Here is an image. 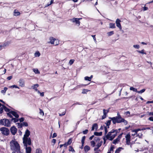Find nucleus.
Returning a JSON list of instances; mask_svg holds the SVG:
<instances>
[{"label": "nucleus", "mask_w": 153, "mask_h": 153, "mask_svg": "<svg viewBox=\"0 0 153 153\" xmlns=\"http://www.w3.org/2000/svg\"><path fill=\"white\" fill-rule=\"evenodd\" d=\"M94 140L97 141H99L100 140V139L98 137H95L94 138Z\"/></svg>", "instance_id": "6e6d98bb"}, {"label": "nucleus", "mask_w": 153, "mask_h": 153, "mask_svg": "<svg viewBox=\"0 0 153 153\" xmlns=\"http://www.w3.org/2000/svg\"><path fill=\"white\" fill-rule=\"evenodd\" d=\"M110 28H114L116 27L115 24L114 23H110L109 24Z\"/></svg>", "instance_id": "412c9836"}, {"label": "nucleus", "mask_w": 153, "mask_h": 153, "mask_svg": "<svg viewBox=\"0 0 153 153\" xmlns=\"http://www.w3.org/2000/svg\"><path fill=\"white\" fill-rule=\"evenodd\" d=\"M10 131L11 134L15 135L17 132V129L14 126H13L10 128Z\"/></svg>", "instance_id": "423d86ee"}, {"label": "nucleus", "mask_w": 153, "mask_h": 153, "mask_svg": "<svg viewBox=\"0 0 153 153\" xmlns=\"http://www.w3.org/2000/svg\"><path fill=\"white\" fill-rule=\"evenodd\" d=\"M11 121H13V122L14 123H16L19 121V119H17V118H13L11 120Z\"/></svg>", "instance_id": "c85d7f7f"}, {"label": "nucleus", "mask_w": 153, "mask_h": 153, "mask_svg": "<svg viewBox=\"0 0 153 153\" xmlns=\"http://www.w3.org/2000/svg\"><path fill=\"white\" fill-rule=\"evenodd\" d=\"M20 13L18 11H16V10H15L14 12V15L16 16H17L19 15Z\"/></svg>", "instance_id": "5701e85b"}, {"label": "nucleus", "mask_w": 153, "mask_h": 153, "mask_svg": "<svg viewBox=\"0 0 153 153\" xmlns=\"http://www.w3.org/2000/svg\"><path fill=\"white\" fill-rule=\"evenodd\" d=\"M19 121L20 122H23L24 121V118L23 117H21L19 119Z\"/></svg>", "instance_id": "69168bd1"}, {"label": "nucleus", "mask_w": 153, "mask_h": 153, "mask_svg": "<svg viewBox=\"0 0 153 153\" xmlns=\"http://www.w3.org/2000/svg\"><path fill=\"white\" fill-rule=\"evenodd\" d=\"M126 139V140H130V135L129 134H127L125 136Z\"/></svg>", "instance_id": "b1692460"}, {"label": "nucleus", "mask_w": 153, "mask_h": 153, "mask_svg": "<svg viewBox=\"0 0 153 153\" xmlns=\"http://www.w3.org/2000/svg\"><path fill=\"white\" fill-rule=\"evenodd\" d=\"M141 130H142V129L138 128V129H136L133 130L132 131V132H134L136 134H137V132L138 131H141Z\"/></svg>", "instance_id": "6ab92c4d"}, {"label": "nucleus", "mask_w": 153, "mask_h": 153, "mask_svg": "<svg viewBox=\"0 0 153 153\" xmlns=\"http://www.w3.org/2000/svg\"><path fill=\"white\" fill-rule=\"evenodd\" d=\"M120 140L118 139V138H117L116 139L114 140L113 143L114 144H116Z\"/></svg>", "instance_id": "72a5a7b5"}, {"label": "nucleus", "mask_w": 153, "mask_h": 153, "mask_svg": "<svg viewBox=\"0 0 153 153\" xmlns=\"http://www.w3.org/2000/svg\"><path fill=\"white\" fill-rule=\"evenodd\" d=\"M137 51L138 52L140 53H142V54H146V52H145V51L144 49H143L141 51L137 50Z\"/></svg>", "instance_id": "4be33fe9"}, {"label": "nucleus", "mask_w": 153, "mask_h": 153, "mask_svg": "<svg viewBox=\"0 0 153 153\" xmlns=\"http://www.w3.org/2000/svg\"><path fill=\"white\" fill-rule=\"evenodd\" d=\"M109 112L108 110H105L104 109L103 110V114H104L106 115L107 113Z\"/></svg>", "instance_id": "f704fd0d"}, {"label": "nucleus", "mask_w": 153, "mask_h": 153, "mask_svg": "<svg viewBox=\"0 0 153 153\" xmlns=\"http://www.w3.org/2000/svg\"><path fill=\"white\" fill-rule=\"evenodd\" d=\"M23 143L25 147L27 146H30L31 144V139L30 137L23 138Z\"/></svg>", "instance_id": "7ed1b4c3"}, {"label": "nucleus", "mask_w": 153, "mask_h": 153, "mask_svg": "<svg viewBox=\"0 0 153 153\" xmlns=\"http://www.w3.org/2000/svg\"><path fill=\"white\" fill-rule=\"evenodd\" d=\"M126 143L127 145H129L130 143V140H126Z\"/></svg>", "instance_id": "0e129e2a"}, {"label": "nucleus", "mask_w": 153, "mask_h": 153, "mask_svg": "<svg viewBox=\"0 0 153 153\" xmlns=\"http://www.w3.org/2000/svg\"><path fill=\"white\" fill-rule=\"evenodd\" d=\"M111 120H108L106 123H105V124L107 126H108V128H109V126L111 125Z\"/></svg>", "instance_id": "c756f323"}, {"label": "nucleus", "mask_w": 153, "mask_h": 153, "mask_svg": "<svg viewBox=\"0 0 153 153\" xmlns=\"http://www.w3.org/2000/svg\"><path fill=\"white\" fill-rule=\"evenodd\" d=\"M50 43L51 44L54 45H57L59 43H54L55 42L57 41V40H56L55 39L53 38V37H50Z\"/></svg>", "instance_id": "0eeeda50"}, {"label": "nucleus", "mask_w": 153, "mask_h": 153, "mask_svg": "<svg viewBox=\"0 0 153 153\" xmlns=\"http://www.w3.org/2000/svg\"><path fill=\"white\" fill-rule=\"evenodd\" d=\"M36 153H42V150L40 149H37L36 150Z\"/></svg>", "instance_id": "c9c22d12"}, {"label": "nucleus", "mask_w": 153, "mask_h": 153, "mask_svg": "<svg viewBox=\"0 0 153 153\" xmlns=\"http://www.w3.org/2000/svg\"><path fill=\"white\" fill-rule=\"evenodd\" d=\"M146 90L145 89H143L140 91H138L137 93L139 94H142Z\"/></svg>", "instance_id": "4c0bfd02"}, {"label": "nucleus", "mask_w": 153, "mask_h": 153, "mask_svg": "<svg viewBox=\"0 0 153 153\" xmlns=\"http://www.w3.org/2000/svg\"><path fill=\"white\" fill-rule=\"evenodd\" d=\"M0 124L7 127H9L10 126V121L6 119L1 120H0Z\"/></svg>", "instance_id": "20e7f679"}, {"label": "nucleus", "mask_w": 153, "mask_h": 153, "mask_svg": "<svg viewBox=\"0 0 153 153\" xmlns=\"http://www.w3.org/2000/svg\"><path fill=\"white\" fill-rule=\"evenodd\" d=\"M10 144L11 150L14 151L12 153H23L21 152L19 145L17 141L13 140L10 142Z\"/></svg>", "instance_id": "f257e3e1"}, {"label": "nucleus", "mask_w": 153, "mask_h": 153, "mask_svg": "<svg viewBox=\"0 0 153 153\" xmlns=\"http://www.w3.org/2000/svg\"><path fill=\"white\" fill-rule=\"evenodd\" d=\"M117 135V134H115L113 135H111V137H110V140L112 141L113 140V139L115 138V137Z\"/></svg>", "instance_id": "a878e982"}, {"label": "nucleus", "mask_w": 153, "mask_h": 153, "mask_svg": "<svg viewBox=\"0 0 153 153\" xmlns=\"http://www.w3.org/2000/svg\"><path fill=\"white\" fill-rule=\"evenodd\" d=\"M56 136H57V134L56 133H54L53 134V135L52 138H54V137H56Z\"/></svg>", "instance_id": "338daca9"}, {"label": "nucleus", "mask_w": 153, "mask_h": 153, "mask_svg": "<svg viewBox=\"0 0 153 153\" xmlns=\"http://www.w3.org/2000/svg\"><path fill=\"white\" fill-rule=\"evenodd\" d=\"M0 130L1 131L2 134L4 135L7 136L10 133L9 129L6 127H1L0 128Z\"/></svg>", "instance_id": "39448f33"}, {"label": "nucleus", "mask_w": 153, "mask_h": 153, "mask_svg": "<svg viewBox=\"0 0 153 153\" xmlns=\"http://www.w3.org/2000/svg\"><path fill=\"white\" fill-rule=\"evenodd\" d=\"M10 88H19L16 85H13L12 86H11L10 87Z\"/></svg>", "instance_id": "e2e57ef3"}, {"label": "nucleus", "mask_w": 153, "mask_h": 153, "mask_svg": "<svg viewBox=\"0 0 153 153\" xmlns=\"http://www.w3.org/2000/svg\"><path fill=\"white\" fill-rule=\"evenodd\" d=\"M94 134L96 136H101L102 134V132H95L94 133Z\"/></svg>", "instance_id": "f3484780"}, {"label": "nucleus", "mask_w": 153, "mask_h": 153, "mask_svg": "<svg viewBox=\"0 0 153 153\" xmlns=\"http://www.w3.org/2000/svg\"><path fill=\"white\" fill-rule=\"evenodd\" d=\"M33 71L36 74H39L40 73L39 71L37 69H33Z\"/></svg>", "instance_id": "2f4dec72"}, {"label": "nucleus", "mask_w": 153, "mask_h": 153, "mask_svg": "<svg viewBox=\"0 0 153 153\" xmlns=\"http://www.w3.org/2000/svg\"><path fill=\"white\" fill-rule=\"evenodd\" d=\"M91 145L93 146V147L95 145V143L94 141H92L91 142Z\"/></svg>", "instance_id": "09e8293b"}, {"label": "nucleus", "mask_w": 153, "mask_h": 153, "mask_svg": "<svg viewBox=\"0 0 153 153\" xmlns=\"http://www.w3.org/2000/svg\"><path fill=\"white\" fill-rule=\"evenodd\" d=\"M39 110H40L39 113H40V114L42 116L44 115V112H43V110H42V109H39Z\"/></svg>", "instance_id": "8fccbe9b"}, {"label": "nucleus", "mask_w": 153, "mask_h": 153, "mask_svg": "<svg viewBox=\"0 0 153 153\" xmlns=\"http://www.w3.org/2000/svg\"><path fill=\"white\" fill-rule=\"evenodd\" d=\"M18 128H22V123H18Z\"/></svg>", "instance_id": "79ce46f5"}, {"label": "nucleus", "mask_w": 153, "mask_h": 153, "mask_svg": "<svg viewBox=\"0 0 153 153\" xmlns=\"http://www.w3.org/2000/svg\"><path fill=\"white\" fill-rule=\"evenodd\" d=\"M10 113L16 118H18L19 117V115L16 112L13 111H10Z\"/></svg>", "instance_id": "f8f14e48"}, {"label": "nucleus", "mask_w": 153, "mask_h": 153, "mask_svg": "<svg viewBox=\"0 0 153 153\" xmlns=\"http://www.w3.org/2000/svg\"><path fill=\"white\" fill-rule=\"evenodd\" d=\"M123 149V148L121 147H119L115 151V153H119L121 151V149Z\"/></svg>", "instance_id": "a211bd4d"}, {"label": "nucleus", "mask_w": 153, "mask_h": 153, "mask_svg": "<svg viewBox=\"0 0 153 153\" xmlns=\"http://www.w3.org/2000/svg\"><path fill=\"white\" fill-rule=\"evenodd\" d=\"M130 90L133 91H134L136 92L137 93V88H136L134 87H131L130 88Z\"/></svg>", "instance_id": "cd10ccee"}, {"label": "nucleus", "mask_w": 153, "mask_h": 153, "mask_svg": "<svg viewBox=\"0 0 153 153\" xmlns=\"http://www.w3.org/2000/svg\"><path fill=\"white\" fill-rule=\"evenodd\" d=\"M74 61V60L73 59H71L69 62V64L70 65H72Z\"/></svg>", "instance_id": "58836bf2"}, {"label": "nucleus", "mask_w": 153, "mask_h": 153, "mask_svg": "<svg viewBox=\"0 0 153 153\" xmlns=\"http://www.w3.org/2000/svg\"><path fill=\"white\" fill-rule=\"evenodd\" d=\"M72 140L71 138H70L69 139L68 142L66 143L68 145L71 144L72 143Z\"/></svg>", "instance_id": "473e14b6"}, {"label": "nucleus", "mask_w": 153, "mask_h": 153, "mask_svg": "<svg viewBox=\"0 0 153 153\" xmlns=\"http://www.w3.org/2000/svg\"><path fill=\"white\" fill-rule=\"evenodd\" d=\"M80 19L73 18L72 19V22H75L76 24H78V26L79 25L80 22L79 21V20Z\"/></svg>", "instance_id": "1a4fd4ad"}, {"label": "nucleus", "mask_w": 153, "mask_h": 153, "mask_svg": "<svg viewBox=\"0 0 153 153\" xmlns=\"http://www.w3.org/2000/svg\"><path fill=\"white\" fill-rule=\"evenodd\" d=\"M103 140H104L103 144H104L106 142V140L107 139H106V138L105 137V136H104L103 137Z\"/></svg>", "instance_id": "bf43d9fd"}, {"label": "nucleus", "mask_w": 153, "mask_h": 153, "mask_svg": "<svg viewBox=\"0 0 153 153\" xmlns=\"http://www.w3.org/2000/svg\"><path fill=\"white\" fill-rule=\"evenodd\" d=\"M95 128L96 130H97L98 128V125L97 123H94L93 125L91 128V131H93L94 129Z\"/></svg>", "instance_id": "4468645a"}, {"label": "nucleus", "mask_w": 153, "mask_h": 153, "mask_svg": "<svg viewBox=\"0 0 153 153\" xmlns=\"http://www.w3.org/2000/svg\"><path fill=\"white\" fill-rule=\"evenodd\" d=\"M84 78L86 80H88L89 81H91V78L88 76H85Z\"/></svg>", "instance_id": "a19ab883"}, {"label": "nucleus", "mask_w": 153, "mask_h": 153, "mask_svg": "<svg viewBox=\"0 0 153 153\" xmlns=\"http://www.w3.org/2000/svg\"><path fill=\"white\" fill-rule=\"evenodd\" d=\"M82 104L81 103H80V102H76L74 103L72 105V106H73L74 105H81Z\"/></svg>", "instance_id": "c03bdc74"}, {"label": "nucleus", "mask_w": 153, "mask_h": 153, "mask_svg": "<svg viewBox=\"0 0 153 153\" xmlns=\"http://www.w3.org/2000/svg\"><path fill=\"white\" fill-rule=\"evenodd\" d=\"M54 0H51L50 3L49 4H48L47 5L45 6V7H47L49 6V5H51V4H52Z\"/></svg>", "instance_id": "4d7b16f0"}, {"label": "nucleus", "mask_w": 153, "mask_h": 153, "mask_svg": "<svg viewBox=\"0 0 153 153\" xmlns=\"http://www.w3.org/2000/svg\"><path fill=\"white\" fill-rule=\"evenodd\" d=\"M30 131L27 129L26 130L25 134H24L23 137L28 138L29 137V135H30Z\"/></svg>", "instance_id": "9d476101"}, {"label": "nucleus", "mask_w": 153, "mask_h": 153, "mask_svg": "<svg viewBox=\"0 0 153 153\" xmlns=\"http://www.w3.org/2000/svg\"><path fill=\"white\" fill-rule=\"evenodd\" d=\"M7 89V88L6 87H4V90H2L1 91V93H2V94H4L5 93Z\"/></svg>", "instance_id": "393cba45"}, {"label": "nucleus", "mask_w": 153, "mask_h": 153, "mask_svg": "<svg viewBox=\"0 0 153 153\" xmlns=\"http://www.w3.org/2000/svg\"><path fill=\"white\" fill-rule=\"evenodd\" d=\"M11 114L10 113V111L7 113V115L9 116L10 118H12V119L13 117L11 115Z\"/></svg>", "instance_id": "864d4df0"}, {"label": "nucleus", "mask_w": 153, "mask_h": 153, "mask_svg": "<svg viewBox=\"0 0 153 153\" xmlns=\"http://www.w3.org/2000/svg\"><path fill=\"white\" fill-rule=\"evenodd\" d=\"M102 141H101L99 143H98L96 145V146L97 147V148H99L101 146L102 143Z\"/></svg>", "instance_id": "bb28decb"}, {"label": "nucleus", "mask_w": 153, "mask_h": 153, "mask_svg": "<svg viewBox=\"0 0 153 153\" xmlns=\"http://www.w3.org/2000/svg\"><path fill=\"white\" fill-rule=\"evenodd\" d=\"M26 153H30L31 151V148L30 147H25Z\"/></svg>", "instance_id": "ddd939ff"}, {"label": "nucleus", "mask_w": 153, "mask_h": 153, "mask_svg": "<svg viewBox=\"0 0 153 153\" xmlns=\"http://www.w3.org/2000/svg\"><path fill=\"white\" fill-rule=\"evenodd\" d=\"M38 94H40V96H41L42 97H43L44 96V93L43 92L41 93L39 91H38Z\"/></svg>", "instance_id": "603ef678"}, {"label": "nucleus", "mask_w": 153, "mask_h": 153, "mask_svg": "<svg viewBox=\"0 0 153 153\" xmlns=\"http://www.w3.org/2000/svg\"><path fill=\"white\" fill-rule=\"evenodd\" d=\"M104 127L105 129V134H106L108 132V130L106 126H104Z\"/></svg>", "instance_id": "5fc2aeb1"}, {"label": "nucleus", "mask_w": 153, "mask_h": 153, "mask_svg": "<svg viewBox=\"0 0 153 153\" xmlns=\"http://www.w3.org/2000/svg\"><path fill=\"white\" fill-rule=\"evenodd\" d=\"M66 110H65V111L63 112L62 113H61V114L59 113V116H63L65 115L66 113Z\"/></svg>", "instance_id": "37998d69"}, {"label": "nucleus", "mask_w": 153, "mask_h": 153, "mask_svg": "<svg viewBox=\"0 0 153 153\" xmlns=\"http://www.w3.org/2000/svg\"><path fill=\"white\" fill-rule=\"evenodd\" d=\"M40 54L39 52H36L35 53V56L36 57H39Z\"/></svg>", "instance_id": "e433bc0d"}, {"label": "nucleus", "mask_w": 153, "mask_h": 153, "mask_svg": "<svg viewBox=\"0 0 153 153\" xmlns=\"http://www.w3.org/2000/svg\"><path fill=\"white\" fill-rule=\"evenodd\" d=\"M137 136L140 138H141L142 137L143 135V134L142 133H138L137 134Z\"/></svg>", "instance_id": "052dcab7"}, {"label": "nucleus", "mask_w": 153, "mask_h": 153, "mask_svg": "<svg viewBox=\"0 0 153 153\" xmlns=\"http://www.w3.org/2000/svg\"><path fill=\"white\" fill-rule=\"evenodd\" d=\"M19 86L22 87H24L25 86V81L22 79H20L19 81Z\"/></svg>", "instance_id": "9b49d317"}, {"label": "nucleus", "mask_w": 153, "mask_h": 153, "mask_svg": "<svg viewBox=\"0 0 153 153\" xmlns=\"http://www.w3.org/2000/svg\"><path fill=\"white\" fill-rule=\"evenodd\" d=\"M123 133H122L121 134H120L117 137V138H118V140H120V139H121V138L122 137V135L123 134Z\"/></svg>", "instance_id": "13d9d810"}, {"label": "nucleus", "mask_w": 153, "mask_h": 153, "mask_svg": "<svg viewBox=\"0 0 153 153\" xmlns=\"http://www.w3.org/2000/svg\"><path fill=\"white\" fill-rule=\"evenodd\" d=\"M133 46L134 48L137 49H139L140 47V46L138 45H134Z\"/></svg>", "instance_id": "3c124183"}, {"label": "nucleus", "mask_w": 153, "mask_h": 153, "mask_svg": "<svg viewBox=\"0 0 153 153\" xmlns=\"http://www.w3.org/2000/svg\"><path fill=\"white\" fill-rule=\"evenodd\" d=\"M148 120L150 121H153V117H149Z\"/></svg>", "instance_id": "774afa93"}, {"label": "nucleus", "mask_w": 153, "mask_h": 153, "mask_svg": "<svg viewBox=\"0 0 153 153\" xmlns=\"http://www.w3.org/2000/svg\"><path fill=\"white\" fill-rule=\"evenodd\" d=\"M4 107L2 106L0 108V114H1L3 111Z\"/></svg>", "instance_id": "de8ad7c7"}, {"label": "nucleus", "mask_w": 153, "mask_h": 153, "mask_svg": "<svg viewBox=\"0 0 153 153\" xmlns=\"http://www.w3.org/2000/svg\"><path fill=\"white\" fill-rule=\"evenodd\" d=\"M22 126H28V124L26 122H23L22 123Z\"/></svg>", "instance_id": "a18cd8bd"}, {"label": "nucleus", "mask_w": 153, "mask_h": 153, "mask_svg": "<svg viewBox=\"0 0 153 153\" xmlns=\"http://www.w3.org/2000/svg\"><path fill=\"white\" fill-rule=\"evenodd\" d=\"M111 133L110 131L108 133V134L105 136V137L106 138V139H108L110 140V137H111Z\"/></svg>", "instance_id": "2eb2a0df"}, {"label": "nucleus", "mask_w": 153, "mask_h": 153, "mask_svg": "<svg viewBox=\"0 0 153 153\" xmlns=\"http://www.w3.org/2000/svg\"><path fill=\"white\" fill-rule=\"evenodd\" d=\"M121 21L118 19H117L116 21V23L117 27H118L120 29H121L122 27L120 24Z\"/></svg>", "instance_id": "6e6552de"}, {"label": "nucleus", "mask_w": 153, "mask_h": 153, "mask_svg": "<svg viewBox=\"0 0 153 153\" xmlns=\"http://www.w3.org/2000/svg\"><path fill=\"white\" fill-rule=\"evenodd\" d=\"M88 91V90L87 89H83L82 90V94H85Z\"/></svg>", "instance_id": "49530a36"}, {"label": "nucleus", "mask_w": 153, "mask_h": 153, "mask_svg": "<svg viewBox=\"0 0 153 153\" xmlns=\"http://www.w3.org/2000/svg\"><path fill=\"white\" fill-rule=\"evenodd\" d=\"M88 132V130L86 129L85 131H83L82 132L84 134H86Z\"/></svg>", "instance_id": "680f3d73"}, {"label": "nucleus", "mask_w": 153, "mask_h": 153, "mask_svg": "<svg viewBox=\"0 0 153 153\" xmlns=\"http://www.w3.org/2000/svg\"><path fill=\"white\" fill-rule=\"evenodd\" d=\"M109 119L112 120V123L114 124H115L116 123H120L123 122L126 125L128 123V122L124 119L122 118L121 115L113 117H109Z\"/></svg>", "instance_id": "f03ea898"}, {"label": "nucleus", "mask_w": 153, "mask_h": 153, "mask_svg": "<svg viewBox=\"0 0 153 153\" xmlns=\"http://www.w3.org/2000/svg\"><path fill=\"white\" fill-rule=\"evenodd\" d=\"M114 34V31H111L108 32L107 34L108 36H111Z\"/></svg>", "instance_id": "ea45409f"}, {"label": "nucleus", "mask_w": 153, "mask_h": 153, "mask_svg": "<svg viewBox=\"0 0 153 153\" xmlns=\"http://www.w3.org/2000/svg\"><path fill=\"white\" fill-rule=\"evenodd\" d=\"M2 106L4 107V109L5 111L6 112H9L10 111V109L6 107L4 105H2Z\"/></svg>", "instance_id": "aec40b11"}, {"label": "nucleus", "mask_w": 153, "mask_h": 153, "mask_svg": "<svg viewBox=\"0 0 153 153\" xmlns=\"http://www.w3.org/2000/svg\"><path fill=\"white\" fill-rule=\"evenodd\" d=\"M69 151L70 152L71 151L73 152H75L74 149L71 146H69Z\"/></svg>", "instance_id": "7c9ffc66"}, {"label": "nucleus", "mask_w": 153, "mask_h": 153, "mask_svg": "<svg viewBox=\"0 0 153 153\" xmlns=\"http://www.w3.org/2000/svg\"><path fill=\"white\" fill-rule=\"evenodd\" d=\"M90 149V147L88 146H85L84 147V150L85 152V153L87 152Z\"/></svg>", "instance_id": "dca6fc26"}]
</instances>
